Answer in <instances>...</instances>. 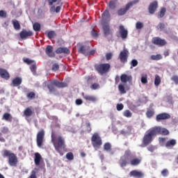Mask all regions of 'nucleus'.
I'll use <instances>...</instances> for the list:
<instances>
[{
  "mask_svg": "<svg viewBox=\"0 0 178 178\" xmlns=\"http://www.w3.org/2000/svg\"><path fill=\"white\" fill-rule=\"evenodd\" d=\"M158 134H161V136H168L169 134V130L161 127H154L148 129L143 138L142 144L144 147L149 145V144L154 141V137H155V136H158Z\"/></svg>",
  "mask_w": 178,
  "mask_h": 178,
  "instance_id": "1",
  "label": "nucleus"
},
{
  "mask_svg": "<svg viewBox=\"0 0 178 178\" xmlns=\"http://www.w3.org/2000/svg\"><path fill=\"white\" fill-rule=\"evenodd\" d=\"M51 143L54 145L55 150L61 155L62 152L60 149H65L66 148V143L65 142V138L62 136H54V134H51Z\"/></svg>",
  "mask_w": 178,
  "mask_h": 178,
  "instance_id": "2",
  "label": "nucleus"
},
{
  "mask_svg": "<svg viewBox=\"0 0 178 178\" xmlns=\"http://www.w3.org/2000/svg\"><path fill=\"white\" fill-rule=\"evenodd\" d=\"M65 88L67 87L66 82H60L56 79H53L47 84V88L50 94H55L56 92V88Z\"/></svg>",
  "mask_w": 178,
  "mask_h": 178,
  "instance_id": "3",
  "label": "nucleus"
},
{
  "mask_svg": "<svg viewBox=\"0 0 178 178\" xmlns=\"http://www.w3.org/2000/svg\"><path fill=\"white\" fill-rule=\"evenodd\" d=\"M1 155L3 158H8V163L10 166H17L19 161L17 160V156L15 153H12L8 149H3L1 152Z\"/></svg>",
  "mask_w": 178,
  "mask_h": 178,
  "instance_id": "4",
  "label": "nucleus"
},
{
  "mask_svg": "<svg viewBox=\"0 0 178 178\" xmlns=\"http://www.w3.org/2000/svg\"><path fill=\"white\" fill-rule=\"evenodd\" d=\"M95 70L99 74L104 76V74H106L109 73L111 70V64L109 63H100L95 65Z\"/></svg>",
  "mask_w": 178,
  "mask_h": 178,
  "instance_id": "5",
  "label": "nucleus"
},
{
  "mask_svg": "<svg viewBox=\"0 0 178 178\" xmlns=\"http://www.w3.org/2000/svg\"><path fill=\"white\" fill-rule=\"evenodd\" d=\"M132 156L131 152L130 150H127L124 152V154L122 156L120 159V165L121 168H126L127 163H129V159Z\"/></svg>",
  "mask_w": 178,
  "mask_h": 178,
  "instance_id": "6",
  "label": "nucleus"
},
{
  "mask_svg": "<svg viewBox=\"0 0 178 178\" xmlns=\"http://www.w3.org/2000/svg\"><path fill=\"white\" fill-rule=\"evenodd\" d=\"M140 2V0H134L128 2L124 8H120L118 10V16H123L127 13V10L131 8V6H134V5H137Z\"/></svg>",
  "mask_w": 178,
  "mask_h": 178,
  "instance_id": "7",
  "label": "nucleus"
},
{
  "mask_svg": "<svg viewBox=\"0 0 178 178\" xmlns=\"http://www.w3.org/2000/svg\"><path fill=\"white\" fill-rule=\"evenodd\" d=\"M92 145L94 148H99L102 145V139L98 133H95L91 138Z\"/></svg>",
  "mask_w": 178,
  "mask_h": 178,
  "instance_id": "8",
  "label": "nucleus"
},
{
  "mask_svg": "<svg viewBox=\"0 0 178 178\" xmlns=\"http://www.w3.org/2000/svg\"><path fill=\"white\" fill-rule=\"evenodd\" d=\"M45 137V131L44 129H41L38 132L36 136V143L38 147H42V144H44V138Z\"/></svg>",
  "mask_w": 178,
  "mask_h": 178,
  "instance_id": "9",
  "label": "nucleus"
},
{
  "mask_svg": "<svg viewBox=\"0 0 178 178\" xmlns=\"http://www.w3.org/2000/svg\"><path fill=\"white\" fill-rule=\"evenodd\" d=\"M152 42L154 45H158L159 47H163L166 45V40L165 39H161L159 37L153 38Z\"/></svg>",
  "mask_w": 178,
  "mask_h": 178,
  "instance_id": "10",
  "label": "nucleus"
},
{
  "mask_svg": "<svg viewBox=\"0 0 178 178\" xmlns=\"http://www.w3.org/2000/svg\"><path fill=\"white\" fill-rule=\"evenodd\" d=\"M170 118H172L170 114L168 113H161L156 116V122H162L163 120H168V119H170Z\"/></svg>",
  "mask_w": 178,
  "mask_h": 178,
  "instance_id": "11",
  "label": "nucleus"
},
{
  "mask_svg": "<svg viewBox=\"0 0 178 178\" xmlns=\"http://www.w3.org/2000/svg\"><path fill=\"white\" fill-rule=\"evenodd\" d=\"M119 34L122 40H126L129 37V31L124 28V26H119Z\"/></svg>",
  "mask_w": 178,
  "mask_h": 178,
  "instance_id": "12",
  "label": "nucleus"
},
{
  "mask_svg": "<svg viewBox=\"0 0 178 178\" xmlns=\"http://www.w3.org/2000/svg\"><path fill=\"white\" fill-rule=\"evenodd\" d=\"M127 58H129V51L124 49L120 53L119 58L122 63H126L127 62Z\"/></svg>",
  "mask_w": 178,
  "mask_h": 178,
  "instance_id": "13",
  "label": "nucleus"
},
{
  "mask_svg": "<svg viewBox=\"0 0 178 178\" xmlns=\"http://www.w3.org/2000/svg\"><path fill=\"white\" fill-rule=\"evenodd\" d=\"M33 33L31 31H26V29H23L19 33V36L22 40H26L29 38V37H33Z\"/></svg>",
  "mask_w": 178,
  "mask_h": 178,
  "instance_id": "14",
  "label": "nucleus"
},
{
  "mask_svg": "<svg viewBox=\"0 0 178 178\" xmlns=\"http://www.w3.org/2000/svg\"><path fill=\"white\" fill-rule=\"evenodd\" d=\"M129 177L143 178L144 177V172L134 170L129 172Z\"/></svg>",
  "mask_w": 178,
  "mask_h": 178,
  "instance_id": "15",
  "label": "nucleus"
},
{
  "mask_svg": "<svg viewBox=\"0 0 178 178\" xmlns=\"http://www.w3.org/2000/svg\"><path fill=\"white\" fill-rule=\"evenodd\" d=\"M156 9H158V1H154L152 2L148 8L149 13L150 15H154L155 12H156Z\"/></svg>",
  "mask_w": 178,
  "mask_h": 178,
  "instance_id": "16",
  "label": "nucleus"
},
{
  "mask_svg": "<svg viewBox=\"0 0 178 178\" xmlns=\"http://www.w3.org/2000/svg\"><path fill=\"white\" fill-rule=\"evenodd\" d=\"M45 54L49 58H55V52H54V47L51 45H48L45 48Z\"/></svg>",
  "mask_w": 178,
  "mask_h": 178,
  "instance_id": "17",
  "label": "nucleus"
},
{
  "mask_svg": "<svg viewBox=\"0 0 178 178\" xmlns=\"http://www.w3.org/2000/svg\"><path fill=\"white\" fill-rule=\"evenodd\" d=\"M103 31L105 37H108V35H112V31L111 30V26H109V24H103Z\"/></svg>",
  "mask_w": 178,
  "mask_h": 178,
  "instance_id": "18",
  "label": "nucleus"
},
{
  "mask_svg": "<svg viewBox=\"0 0 178 178\" xmlns=\"http://www.w3.org/2000/svg\"><path fill=\"white\" fill-rule=\"evenodd\" d=\"M0 76L1 79H4V80H9L10 79V74H9L8 70L3 68H0Z\"/></svg>",
  "mask_w": 178,
  "mask_h": 178,
  "instance_id": "19",
  "label": "nucleus"
},
{
  "mask_svg": "<svg viewBox=\"0 0 178 178\" xmlns=\"http://www.w3.org/2000/svg\"><path fill=\"white\" fill-rule=\"evenodd\" d=\"M56 54H65L66 55H69L70 54V49L67 47H58L56 50Z\"/></svg>",
  "mask_w": 178,
  "mask_h": 178,
  "instance_id": "20",
  "label": "nucleus"
},
{
  "mask_svg": "<svg viewBox=\"0 0 178 178\" xmlns=\"http://www.w3.org/2000/svg\"><path fill=\"white\" fill-rule=\"evenodd\" d=\"M22 81H23V79H22V78L16 77L13 79L11 86L13 87H17L20 86V84H22Z\"/></svg>",
  "mask_w": 178,
  "mask_h": 178,
  "instance_id": "21",
  "label": "nucleus"
},
{
  "mask_svg": "<svg viewBox=\"0 0 178 178\" xmlns=\"http://www.w3.org/2000/svg\"><path fill=\"white\" fill-rule=\"evenodd\" d=\"M133 78L130 75H127L126 74H122L120 76V80L122 83H127V81H131Z\"/></svg>",
  "mask_w": 178,
  "mask_h": 178,
  "instance_id": "22",
  "label": "nucleus"
},
{
  "mask_svg": "<svg viewBox=\"0 0 178 178\" xmlns=\"http://www.w3.org/2000/svg\"><path fill=\"white\" fill-rule=\"evenodd\" d=\"M41 159H42L41 154H40V153H35L34 162L35 166H40V164L41 163Z\"/></svg>",
  "mask_w": 178,
  "mask_h": 178,
  "instance_id": "23",
  "label": "nucleus"
},
{
  "mask_svg": "<svg viewBox=\"0 0 178 178\" xmlns=\"http://www.w3.org/2000/svg\"><path fill=\"white\" fill-rule=\"evenodd\" d=\"M83 99L89 102H97V97L88 95H83Z\"/></svg>",
  "mask_w": 178,
  "mask_h": 178,
  "instance_id": "24",
  "label": "nucleus"
},
{
  "mask_svg": "<svg viewBox=\"0 0 178 178\" xmlns=\"http://www.w3.org/2000/svg\"><path fill=\"white\" fill-rule=\"evenodd\" d=\"M102 20L104 22H108V20H110L111 19V14H109V11H108V10H106L102 15Z\"/></svg>",
  "mask_w": 178,
  "mask_h": 178,
  "instance_id": "25",
  "label": "nucleus"
},
{
  "mask_svg": "<svg viewBox=\"0 0 178 178\" xmlns=\"http://www.w3.org/2000/svg\"><path fill=\"white\" fill-rule=\"evenodd\" d=\"M141 163V159H138V158H135V159H132L130 161V165H131V166H138V165H140Z\"/></svg>",
  "mask_w": 178,
  "mask_h": 178,
  "instance_id": "26",
  "label": "nucleus"
},
{
  "mask_svg": "<svg viewBox=\"0 0 178 178\" xmlns=\"http://www.w3.org/2000/svg\"><path fill=\"white\" fill-rule=\"evenodd\" d=\"M177 144L176 139H171L166 142L165 147L166 148H170V147H175Z\"/></svg>",
  "mask_w": 178,
  "mask_h": 178,
  "instance_id": "27",
  "label": "nucleus"
},
{
  "mask_svg": "<svg viewBox=\"0 0 178 178\" xmlns=\"http://www.w3.org/2000/svg\"><path fill=\"white\" fill-rule=\"evenodd\" d=\"M155 115V110L154 108H147L146 111V116L149 119H151Z\"/></svg>",
  "mask_w": 178,
  "mask_h": 178,
  "instance_id": "28",
  "label": "nucleus"
},
{
  "mask_svg": "<svg viewBox=\"0 0 178 178\" xmlns=\"http://www.w3.org/2000/svg\"><path fill=\"white\" fill-rule=\"evenodd\" d=\"M3 120H6V122H12L13 120V117L12 115H10V113H5L3 115V118H2Z\"/></svg>",
  "mask_w": 178,
  "mask_h": 178,
  "instance_id": "29",
  "label": "nucleus"
},
{
  "mask_svg": "<svg viewBox=\"0 0 178 178\" xmlns=\"http://www.w3.org/2000/svg\"><path fill=\"white\" fill-rule=\"evenodd\" d=\"M13 26L15 29V30H20V23L17 19H13L12 20Z\"/></svg>",
  "mask_w": 178,
  "mask_h": 178,
  "instance_id": "30",
  "label": "nucleus"
},
{
  "mask_svg": "<svg viewBox=\"0 0 178 178\" xmlns=\"http://www.w3.org/2000/svg\"><path fill=\"white\" fill-rule=\"evenodd\" d=\"M24 115L26 118H30V116H32L33 115V111L31 110V108L28 107L24 111Z\"/></svg>",
  "mask_w": 178,
  "mask_h": 178,
  "instance_id": "31",
  "label": "nucleus"
},
{
  "mask_svg": "<svg viewBox=\"0 0 178 178\" xmlns=\"http://www.w3.org/2000/svg\"><path fill=\"white\" fill-rule=\"evenodd\" d=\"M166 13V8H161L160 11L158 13V18L159 19H162V17H163V16H165Z\"/></svg>",
  "mask_w": 178,
  "mask_h": 178,
  "instance_id": "32",
  "label": "nucleus"
},
{
  "mask_svg": "<svg viewBox=\"0 0 178 178\" xmlns=\"http://www.w3.org/2000/svg\"><path fill=\"white\" fill-rule=\"evenodd\" d=\"M88 47H86L84 46H81L79 48V52L81 54H83V55H86L87 56V55H88Z\"/></svg>",
  "mask_w": 178,
  "mask_h": 178,
  "instance_id": "33",
  "label": "nucleus"
},
{
  "mask_svg": "<svg viewBox=\"0 0 178 178\" xmlns=\"http://www.w3.org/2000/svg\"><path fill=\"white\" fill-rule=\"evenodd\" d=\"M104 149L106 151V152H109L112 150V145L109 143H106L104 145Z\"/></svg>",
  "mask_w": 178,
  "mask_h": 178,
  "instance_id": "34",
  "label": "nucleus"
},
{
  "mask_svg": "<svg viewBox=\"0 0 178 178\" xmlns=\"http://www.w3.org/2000/svg\"><path fill=\"white\" fill-rule=\"evenodd\" d=\"M161 84V76L159 75L156 74L155 75V79H154V86L156 87H158Z\"/></svg>",
  "mask_w": 178,
  "mask_h": 178,
  "instance_id": "35",
  "label": "nucleus"
},
{
  "mask_svg": "<svg viewBox=\"0 0 178 178\" xmlns=\"http://www.w3.org/2000/svg\"><path fill=\"white\" fill-rule=\"evenodd\" d=\"M60 9H62V7L61 6H57L56 8H55V6H51V8H50V10L51 12H56V13H59L60 12Z\"/></svg>",
  "mask_w": 178,
  "mask_h": 178,
  "instance_id": "36",
  "label": "nucleus"
},
{
  "mask_svg": "<svg viewBox=\"0 0 178 178\" xmlns=\"http://www.w3.org/2000/svg\"><path fill=\"white\" fill-rule=\"evenodd\" d=\"M26 98H28V99H35V92H30L27 93Z\"/></svg>",
  "mask_w": 178,
  "mask_h": 178,
  "instance_id": "37",
  "label": "nucleus"
},
{
  "mask_svg": "<svg viewBox=\"0 0 178 178\" xmlns=\"http://www.w3.org/2000/svg\"><path fill=\"white\" fill-rule=\"evenodd\" d=\"M150 58L152 60H161V59H162V55L161 54L152 55Z\"/></svg>",
  "mask_w": 178,
  "mask_h": 178,
  "instance_id": "38",
  "label": "nucleus"
},
{
  "mask_svg": "<svg viewBox=\"0 0 178 178\" xmlns=\"http://www.w3.org/2000/svg\"><path fill=\"white\" fill-rule=\"evenodd\" d=\"M65 158L68 161H73V159H74V155L73 154L72 152H68V153L66 154Z\"/></svg>",
  "mask_w": 178,
  "mask_h": 178,
  "instance_id": "39",
  "label": "nucleus"
},
{
  "mask_svg": "<svg viewBox=\"0 0 178 178\" xmlns=\"http://www.w3.org/2000/svg\"><path fill=\"white\" fill-rule=\"evenodd\" d=\"M33 30L35 31H41V25L40 23L35 22L33 24Z\"/></svg>",
  "mask_w": 178,
  "mask_h": 178,
  "instance_id": "40",
  "label": "nucleus"
},
{
  "mask_svg": "<svg viewBox=\"0 0 178 178\" xmlns=\"http://www.w3.org/2000/svg\"><path fill=\"white\" fill-rule=\"evenodd\" d=\"M123 116L125 118H131V116H133V113H131L130 110H126L123 112Z\"/></svg>",
  "mask_w": 178,
  "mask_h": 178,
  "instance_id": "41",
  "label": "nucleus"
},
{
  "mask_svg": "<svg viewBox=\"0 0 178 178\" xmlns=\"http://www.w3.org/2000/svg\"><path fill=\"white\" fill-rule=\"evenodd\" d=\"M140 81L142 84H147V83H148V76H147V74L143 75L141 76Z\"/></svg>",
  "mask_w": 178,
  "mask_h": 178,
  "instance_id": "42",
  "label": "nucleus"
},
{
  "mask_svg": "<svg viewBox=\"0 0 178 178\" xmlns=\"http://www.w3.org/2000/svg\"><path fill=\"white\" fill-rule=\"evenodd\" d=\"M85 129L86 133H91V131L92 130L91 128V124L90 122H86Z\"/></svg>",
  "mask_w": 178,
  "mask_h": 178,
  "instance_id": "43",
  "label": "nucleus"
},
{
  "mask_svg": "<svg viewBox=\"0 0 178 178\" xmlns=\"http://www.w3.org/2000/svg\"><path fill=\"white\" fill-rule=\"evenodd\" d=\"M118 90L120 94H126V89L124 88V86H123V84H120L118 86Z\"/></svg>",
  "mask_w": 178,
  "mask_h": 178,
  "instance_id": "44",
  "label": "nucleus"
},
{
  "mask_svg": "<svg viewBox=\"0 0 178 178\" xmlns=\"http://www.w3.org/2000/svg\"><path fill=\"white\" fill-rule=\"evenodd\" d=\"M37 172H38V170L34 168V170L31 171V174L29 178H37Z\"/></svg>",
  "mask_w": 178,
  "mask_h": 178,
  "instance_id": "45",
  "label": "nucleus"
},
{
  "mask_svg": "<svg viewBox=\"0 0 178 178\" xmlns=\"http://www.w3.org/2000/svg\"><path fill=\"white\" fill-rule=\"evenodd\" d=\"M144 27V24L141 22H138L136 24V28L137 30H141Z\"/></svg>",
  "mask_w": 178,
  "mask_h": 178,
  "instance_id": "46",
  "label": "nucleus"
},
{
  "mask_svg": "<svg viewBox=\"0 0 178 178\" xmlns=\"http://www.w3.org/2000/svg\"><path fill=\"white\" fill-rule=\"evenodd\" d=\"M47 37L49 38V40L54 38V37H55V31H50L49 32H48Z\"/></svg>",
  "mask_w": 178,
  "mask_h": 178,
  "instance_id": "47",
  "label": "nucleus"
},
{
  "mask_svg": "<svg viewBox=\"0 0 178 178\" xmlns=\"http://www.w3.org/2000/svg\"><path fill=\"white\" fill-rule=\"evenodd\" d=\"M158 30H160V31H162V30L165 29V24L164 23H159L157 26Z\"/></svg>",
  "mask_w": 178,
  "mask_h": 178,
  "instance_id": "48",
  "label": "nucleus"
},
{
  "mask_svg": "<svg viewBox=\"0 0 178 178\" xmlns=\"http://www.w3.org/2000/svg\"><path fill=\"white\" fill-rule=\"evenodd\" d=\"M109 8L110 9H116V3H115L113 1H110Z\"/></svg>",
  "mask_w": 178,
  "mask_h": 178,
  "instance_id": "49",
  "label": "nucleus"
},
{
  "mask_svg": "<svg viewBox=\"0 0 178 178\" xmlns=\"http://www.w3.org/2000/svg\"><path fill=\"white\" fill-rule=\"evenodd\" d=\"M51 70L53 72H56L57 70H59V65H58L57 63L53 64Z\"/></svg>",
  "mask_w": 178,
  "mask_h": 178,
  "instance_id": "50",
  "label": "nucleus"
},
{
  "mask_svg": "<svg viewBox=\"0 0 178 178\" xmlns=\"http://www.w3.org/2000/svg\"><path fill=\"white\" fill-rule=\"evenodd\" d=\"M161 175H162V176H163V177H166V176H168V175H169V170H168V169H163L161 171Z\"/></svg>",
  "mask_w": 178,
  "mask_h": 178,
  "instance_id": "51",
  "label": "nucleus"
},
{
  "mask_svg": "<svg viewBox=\"0 0 178 178\" xmlns=\"http://www.w3.org/2000/svg\"><path fill=\"white\" fill-rule=\"evenodd\" d=\"M137 65H138V61H137V60L133 59L131 61V65L132 66V67H136V66H137Z\"/></svg>",
  "mask_w": 178,
  "mask_h": 178,
  "instance_id": "52",
  "label": "nucleus"
},
{
  "mask_svg": "<svg viewBox=\"0 0 178 178\" xmlns=\"http://www.w3.org/2000/svg\"><path fill=\"white\" fill-rule=\"evenodd\" d=\"M32 73H35V70H37V65L34 63L30 67Z\"/></svg>",
  "mask_w": 178,
  "mask_h": 178,
  "instance_id": "53",
  "label": "nucleus"
},
{
  "mask_svg": "<svg viewBox=\"0 0 178 178\" xmlns=\"http://www.w3.org/2000/svg\"><path fill=\"white\" fill-rule=\"evenodd\" d=\"M91 90H98L99 88V85L98 83H93L90 86Z\"/></svg>",
  "mask_w": 178,
  "mask_h": 178,
  "instance_id": "54",
  "label": "nucleus"
},
{
  "mask_svg": "<svg viewBox=\"0 0 178 178\" xmlns=\"http://www.w3.org/2000/svg\"><path fill=\"white\" fill-rule=\"evenodd\" d=\"M24 62L25 63H27V65H31V63H34V60H30L29 58H25L24 59Z\"/></svg>",
  "mask_w": 178,
  "mask_h": 178,
  "instance_id": "55",
  "label": "nucleus"
},
{
  "mask_svg": "<svg viewBox=\"0 0 178 178\" xmlns=\"http://www.w3.org/2000/svg\"><path fill=\"white\" fill-rule=\"evenodd\" d=\"M6 16L7 15L5 10H0V17H3L5 19L6 18Z\"/></svg>",
  "mask_w": 178,
  "mask_h": 178,
  "instance_id": "56",
  "label": "nucleus"
},
{
  "mask_svg": "<svg viewBox=\"0 0 178 178\" xmlns=\"http://www.w3.org/2000/svg\"><path fill=\"white\" fill-rule=\"evenodd\" d=\"M116 108L117 111H122L124 108V106H123V104H118Z\"/></svg>",
  "mask_w": 178,
  "mask_h": 178,
  "instance_id": "57",
  "label": "nucleus"
},
{
  "mask_svg": "<svg viewBox=\"0 0 178 178\" xmlns=\"http://www.w3.org/2000/svg\"><path fill=\"white\" fill-rule=\"evenodd\" d=\"M171 80L175 83V84H178V76L177 75H174L172 78Z\"/></svg>",
  "mask_w": 178,
  "mask_h": 178,
  "instance_id": "58",
  "label": "nucleus"
},
{
  "mask_svg": "<svg viewBox=\"0 0 178 178\" xmlns=\"http://www.w3.org/2000/svg\"><path fill=\"white\" fill-rule=\"evenodd\" d=\"M112 56H113L112 53H107L106 54V60H111V59H112Z\"/></svg>",
  "mask_w": 178,
  "mask_h": 178,
  "instance_id": "59",
  "label": "nucleus"
},
{
  "mask_svg": "<svg viewBox=\"0 0 178 178\" xmlns=\"http://www.w3.org/2000/svg\"><path fill=\"white\" fill-rule=\"evenodd\" d=\"M91 35H92V37L97 38V37H98V32H97L95 30H92L91 31Z\"/></svg>",
  "mask_w": 178,
  "mask_h": 178,
  "instance_id": "60",
  "label": "nucleus"
},
{
  "mask_svg": "<svg viewBox=\"0 0 178 178\" xmlns=\"http://www.w3.org/2000/svg\"><path fill=\"white\" fill-rule=\"evenodd\" d=\"M147 149L149 151V152H154V151H155V146L149 145L147 147Z\"/></svg>",
  "mask_w": 178,
  "mask_h": 178,
  "instance_id": "61",
  "label": "nucleus"
},
{
  "mask_svg": "<svg viewBox=\"0 0 178 178\" xmlns=\"http://www.w3.org/2000/svg\"><path fill=\"white\" fill-rule=\"evenodd\" d=\"M8 131H9V129H8V127H3L1 129V133H3V134H6V133H8Z\"/></svg>",
  "mask_w": 178,
  "mask_h": 178,
  "instance_id": "62",
  "label": "nucleus"
},
{
  "mask_svg": "<svg viewBox=\"0 0 178 178\" xmlns=\"http://www.w3.org/2000/svg\"><path fill=\"white\" fill-rule=\"evenodd\" d=\"M75 102L76 105H81L83 104V100L81 99H77Z\"/></svg>",
  "mask_w": 178,
  "mask_h": 178,
  "instance_id": "63",
  "label": "nucleus"
},
{
  "mask_svg": "<svg viewBox=\"0 0 178 178\" xmlns=\"http://www.w3.org/2000/svg\"><path fill=\"white\" fill-rule=\"evenodd\" d=\"M49 2V6H52L54 5V3L57 2L58 0H47Z\"/></svg>",
  "mask_w": 178,
  "mask_h": 178,
  "instance_id": "64",
  "label": "nucleus"
}]
</instances>
